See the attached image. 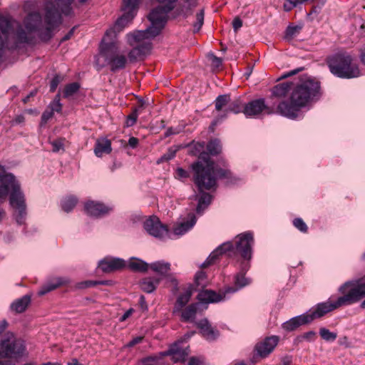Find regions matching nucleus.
Instances as JSON below:
<instances>
[{"mask_svg": "<svg viewBox=\"0 0 365 365\" xmlns=\"http://www.w3.org/2000/svg\"><path fill=\"white\" fill-rule=\"evenodd\" d=\"M72 0H45L42 8L44 11V22L39 12L29 13L16 31V43L32 44L36 36L43 41H49L53 31L61 24V13L69 15Z\"/></svg>", "mask_w": 365, "mask_h": 365, "instance_id": "1", "label": "nucleus"}, {"mask_svg": "<svg viewBox=\"0 0 365 365\" xmlns=\"http://www.w3.org/2000/svg\"><path fill=\"white\" fill-rule=\"evenodd\" d=\"M204 143H196L192 145L190 153L192 155H199L200 160L192 164L194 171V182L199 190L200 195H195L197 200L196 212L201 214L210 204L212 196L204 192V190H211L216 186L217 178L228 177V171L223 170H215L214 163L210 160L207 153L203 151Z\"/></svg>", "mask_w": 365, "mask_h": 365, "instance_id": "2", "label": "nucleus"}, {"mask_svg": "<svg viewBox=\"0 0 365 365\" xmlns=\"http://www.w3.org/2000/svg\"><path fill=\"white\" fill-rule=\"evenodd\" d=\"M319 91V83L314 79L307 78L300 81L292 89L290 103L281 101L277 106V113L291 119L296 118L299 110L313 101Z\"/></svg>", "mask_w": 365, "mask_h": 365, "instance_id": "3", "label": "nucleus"}, {"mask_svg": "<svg viewBox=\"0 0 365 365\" xmlns=\"http://www.w3.org/2000/svg\"><path fill=\"white\" fill-rule=\"evenodd\" d=\"M128 23L126 22V20H124L118 26L115 23L113 28L106 31L100 46V55L96 61V64L99 65L100 67L104 66L103 63H101V58H104L105 62L110 66V71L113 72L123 69L125 67L127 58L125 55L118 53V46L114 38L116 36V33L120 32Z\"/></svg>", "mask_w": 365, "mask_h": 365, "instance_id": "4", "label": "nucleus"}, {"mask_svg": "<svg viewBox=\"0 0 365 365\" xmlns=\"http://www.w3.org/2000/svg\"><path fill=\"white\" fill-rule=\"evenodd\" d=\"M330 71L335 76L344 78H353L360 76L357 64L353 62L352 57L346 53H339L329 61Z\"/></svg>", "mask_w": 365, "mask_h": 365, "instance_id": "5", "label": "nucleus"}, {"mask_svg": "<svg viewBox=\"0 0 365 365\" xmlns=\"http://www.w3.org/2000/svg\"><path fill=\"white\" fill-rule=\"evenodd\" d=\"M160 5L154 9L148 19L151 26L144 31L153 38L158 36L165 26L168 14L175 8L177 0H157Z\"/></svg>", "mask_w": 365, "mask_h": 365, "instance_id": "6", "label": "nucleus"}, {"mask_svg": "<svg viewBox=\"0 0 365 365\" xmlns=\"http://www.w3.org/2000/svg\"><path fill=\"white\" fill-rule=\"evenodd\" d=\"M153 38L143 31H137L128 34V42L133 46V49L128 53L129 61L133 62L142 60L152 48Z\"/></svg>", "mask_w": 365, "mask_h": 365, "instance_id": "7", "label": "nucleus"}, {"mask_svg": "<svg viewBox=\"0 0 365 365\" xmlns=\"http://www.w3.org/2000/svg\"><path fill=\"white\" fill-rule=\"evenodd\" d=\"M339 292L342 294L336 301H327L317 304L316 309L312 313L308 314L309 317H312V321L316 319L324 316L325 314L338 309L341 307L349 305L355 303L354 298L349 294L347 289H342V285L339 288Z\"/></svg>", "mask_w": 365, "mask_h": 365, "instance_id": "8", "label": "nucleus"}, {"mask_svg": "<svg viewBox=\"0 0 365 365\" xmlns=\"http://www.w3.org/2000/svg\"><path fill=\"white\" fill-rule=\"evenodd\" d=\"M9 204L16 210V220L18 224L24 223L26 215V205L25 195L21 190L19 182L17 181L9 191Z\"/></svg>", "mask_w": 365, "mask_h": 365, "instance_id": "9", "label": "nucleus"}, {"mask_svg": "<svg viewBox=\"0 0 365 365\" xmlns=\"http://www.w3.org/2000/svg\"><path fill=\"white\" fill-rule=\"evenodd\" d=\"M26 348L22 340L16 339L12 334H8L6 339L0 342L1 358H16L24 354Z\"/></svg>", "mask_w": 365, "mask_h": 365, "instance_id": "10", "label": "nucleus"}, {"mask_svg": "<svg viewBox=\"0 0 365 365\" xmlns=\"http://www.w3.org/2000/svg\"><path fill=\"white\" fill-rule=\"evenodd\" d=\"M144 229L151 236L163 239L168 235V229L167 225H163L160 219L155 216H150L143 224Z\"/></svg>", "mask_w": 365, "mask_h": 365, "instance_id": "11", "label": "nucleus"}, {"mask_svg": "<svg viewBox=\"0 0 365 365\" xmlns=\"http://www.w3.org/2000/svg\"><path fill=\"white\" fill-rule=\"evenodd\" d=\"M236 250L242 257L250 259L252 257V246L254 243L253 234L246 232L237 236Z\"/></svg>", "mask_w": 365, "mask_h": 365, "instance_id": "12", "label": "nucleus"}, {"mask_svg": "<svg viewBox=\"0 0 365 365\" xmlns=\"http://www.w3.org/2000/svg\"><path fill=\"white\" fill-rule=\"evenodd\" d=\"M11 28V19L9 17L0 16V30L1 31V34H0V56L4 48H15L18 47L19 44V43H16V41L12 44L8 41L9 34Z\"/></svg>", "mask_w": 365, "mask_h": 365, "instance_id": "13", "label": "nucleus"}, {"mask_svg": "<svg viewBox=\"0 0 365 365\" xmlns=\"http://www.w3.org/2000/svg\"><path fill=\"white\" fill-rule=\"evenodd\" d=\"M273 113L272 108L267 106L264 98H259L250 101L244 106L243 113L248 117L259 116L262 113Z\"/></svg>", "mask_w": 365, "mask_h": 365, "instance_id": "14", "label": "nucleus"}, {"mask_svg": "<svg viewBox=\"0 0 365 365\" xmlns=\"http://www.w3.org/2000/svg\"><path fill=\"white\" fill-rule=\"evenodd\" d=\"M16 182L15 176L6 173L4 167L0 165V200H6L10 190Z\"/></svg>", "mask_w": 365, "mask_h": 365, "instance_id": "15", "label": "nucleus"}, {"mask_svg": "<svg viewBox=\"0 0 365 365\" xmlns=\"http://www.w3.org/2000/svg\"><path fill=\"white\" fill-rule=\"evenodd\" d=\"M347 289V291L354 298L356 302L365 296V282H361V279L352 280L342 284V289Z\"/></svg>", "mask_w": 365, "mask_h": 365, "instance_id": "16", "label": "nucleus"}, {"mask_svg": "<svg viewBox=\"0 0 365 365\" xmlns=\"http://www.w3.org/2000/svg\"><path fill=\"white\" fill-rule=\"evenodd\" d=\"M139 0H123V16L116 21V26H119L124 20L130 22L138 10Z\"/></svg>", "mask_w": 365, "mask_h": 365, "instance_id": "17", "label": "nucleus"}, {"mask_svg": "<svg viewBox=\"0 0 365 365\" xmlns=\"http://www.w3.org/2000/svg\"><path fill=\"white\" fill-rule=\"evenodd\" d=\"M277 343L278 338L277 336L267 337L255 346V351L260 357H266L274 350Z\"/></svg>", "mask_w": 365, "mask_h": 365, "instance_id": "18", "label": "nucleus"}, {"mask_svg": "<svg viewBox=\"0 0 365 365\" xmlns=\"http://www.w3.org/2000/svg\"><path fill=\"white\" fill-rule=\"evenodd\" d=\"M85 210L88 215L99 217L109 213L112 208L101 202L88 201L85 204Z\"/></svg>", "mask_w": 365, "mask_h": 365, "instance_id": "19", "label": "nucleus"}, {"mask_svg": "<svg viewBox=\"0 0 365 365\" xmlns=\"http://www.w3.org/2000/svg\"><path fill=\"white\" fill-rule=\"evenodd\" d=\"M160 355L163 358L165 356H170L171 359L176 363L185 361V357L188 355V351L186 349L180 347L179 344L175 343L168 351L161 353Z\"/></svg>", "mask_w": 365, "mask_h": 365, "instance_id": "20", "label": "nucleus"}, {"mask_svg": "<svg viewBox=\"0 0 365 365\" xmlns=\"http://www.w3.org/2000/svg\"><path fill=\"white\" fill-rule=\"evenodd\" d=\"M312 317L308 314H302L292 318L289 321L284 322L282 325L283 328L287 331H293L299 327L310 323Z\"/></svg>", "mask_w": 365, "mask_h": 365, "instance_id": "21", "label": "nucleus"}, {"mask_svg": "<svg viewBox=\"0 0 365 365\" xmlns=\"http://www.w3.org/2000/svg\"><path fill=\"white\" fill-rule=\"evenodd\" d=\"M124 260L121 259H106L100 262L99 268L104 272H111L124 267Z\"/></svg>", "mask_w": 365, "mask_h": 365, "instance_id": "22", "label": "nucleus"}, {"mask_svg": "<svg viewBox=\"0 0 365 365\" xmlns=\"http://www.w3.org/2000/svg\"><path fill=\"white\" fill-rule=\"evenodd\" d=\"M69 282V280L62 277H55L48 281L43 284L38 291L39 295H44L46 293L51 292L58 287L66 284Z\"/></svg>", "mask_w": 365, "mask_h": 365, "instance_id": "23", "label": "nucleus"}, {"mask_svg": "<svg viewBox=\"0 0 365 365\" xmlns=\"http://www.w3.org/2000/svg\"><path fill=\"white\" fill-rule=\"evenodd\" d=\"M232 247V244L230 242L222 244L210 255L207 260L201 264V267L205 268L212 264L219 255L230 250Z\"/></svg>", "mask_w": 365, "mask_h": 365, "instance_id": "24", "label": "nucleus"}, {"mask_svg": "<svg viewBox=\"0 0 365 365\" xmlns=\"http://www.w3.org/2000/svg\"><path fill=\"white\" fill-rule=\"evenodd\" d=\"M202 334L209 340L215 339L218 336V331L215 330L207 319H203L197 323Z\"/></svg>", "mask_w": 365, "mask_h": 365, "instance_id": "25", "label": "nucleus"}, {"mask_svg": "<svg viewBox=\"0 0 365 365\" xmlns=\"http://www.w3.org/2000/svg\"><path fill=\"white\" fill-rule=\"evenodd\" d=\"M197 299L201 302L215 303L221 301L223 299V296L212 290L204 289L200 292Z\"/></svg>", "mask_w": 365, "mask_h": 365, "instance_id": "26", "label": "nucleus"}, {"mask_svg": "<svg viewBox=\"0 0 365 365\" xmlns=\"http://www.w3.org/2000/svg\"><path fill=\"white\" fill-rule=\"evenodd\" d=\"M111 150V143L109 140L100 138L96 140L94 153L97 157H102L105 153L109 154Z\"/></svg>", "mask_w": 365, "mask_h": 365, "instance_id": "27", "label": "nucleus"}, {"mask_svg": "<svg viewBox=\"0 0 365 365\" xmlns=\"http://www.w3.org/2000/svg\"><path fill=\"white\" fill-rule=\"evenodd\" d=\"M31 303V297L29 295H24L21 298L16 299L11 304V309L16 313H22L29 307Z\"/></svg>", "mask_w": 365, "mask_h": 365, "instance_id": "28", "label": "nucleus"}, {"mask_svg": "<svg viewBox=\"0 0 365 365\" xmlns=\"http://www.w3.org/2000/svg\"><path fill=\"white\" fill-rule=\"evenodd\" d=\"M191 292L187 290L183 294H180L176 301L173 308V313L177 314L182 311V309L188 303L191 297Z\"/></svg>", "mask_w": 365, "mask_h": 365, "instance_id": "29", "label": "nucleus"}, {"mask_svg": "<svg viewBox=\"0 0 365 365\" xmlns=\"http://www.w3.org/2000/svg\"><path fill=\"white\" fill-rule=\"evenodd\" d=\"M160 282V279H152L146 277L142 279L140 282L141 289L147 293L153 292L157 287Z\"/></svg>", "mask_w": 365, "mask_h": 365, "instance_id": "30", "label": "nucleus"}, {"mask_svg": "<svg viewBox=\"0 0 365 365\" xmlns=\"http://www.w3.org/2000/svg\"><path fill=\"white\" fill-rule=\"evenodd\" d=\"M196 222V219L194 215H192L190 220L187 222H184L177 225L174 230L173 232L176 235H182L187 232Z\"/></svg>", "mask_w": 365, "mask_h": 365, "instance_id": "31", "label": "nucleus"}, {"mask_svg": "<svg viewBox=\"0 0 365 365\" xmlns=\"http://www.w3.org/2000/svg\"><path fill=\"white\" fill-rule=\"evenodd\" d=\"M291 85L288 82L277 84L272 90V96L277 98L284 97L289 91L291 90Z\"/></svg>", "mask_w": 365, "mask_h": 365, "instance_id": "32", "label": "nucleus"}, {"mask_svg": "<svg viewBox=\"0 0 365 365\" xmlns=\"http://www.w3.org/2000/svg\"><path fill=\"white\" fill-rule=\"evenodd\" d=\"M197 309V304H191L184 310L181 311V319L184 322H189L194 319Z\"/></svg>", "mask_w": 365, "mask_h": 365, "instance_id": "33", "label": "nucleus"}, {"mask_svg": "<svg viewBox=\"0 0 365 365\" xmlns=\"http://www.w3.org/2000/svg\"><path fill=\"white\" fill-rule=\"evenodd\" d=\"M128 267L133 271L144 272L148 270L150 265L141 259H132L128 263Z\"/></svg>", "mask_w": 365, "mask_h": 365, "instance_id": "34", "label": "nucleus"}, {"mask_svg": "<svg viewBox=\"0 0 365 365\" xmlns=\"http://www.w3.org/2000/svg\"><path fill=\"white\" fill-rule=\"evenodd\" d=\"M170 264L168 262H155L150 264V268L161 275L165 276L170 270Z\"/></svg>", "mask_w": 365, "mask_h": 365, "instance_id": "35", "label": "nucleus"}, {"mask_svg": "<svg viewBox=\"0 0 365 365\" xmlns=\"http://www.w3.org/2000/svg\"><path fill=\"white\" fill-rule=\"evenodd\" d=\"M317 338V333L314 331H309L304 332L297 336L294 341V344L299 345L304 341L312 342L314 341Z\"/></svg>", "mask_w": 365, "mask_h": 365, "instance_id": "36", "label": "nucleus"}, {"mask_svg": "<svg viewBox=\"0 0 365 365\" xmlns=\"http://www.w3.org/2000/svg\"><path fill=\"white\" fill-rule=\"evenodd\" d=\"M140 365H167L162 356H149L141 361Z\"/></svg>", "mask_w": 365, "mask_h": 365, "instance_id": "37", "label": "nucleus"}, {"mask_svg": "<svg viewBox=\"0 0 365 365\" xmlns=\"http://www.w3.org/2000/svg\"><path fill=\"white\" fill-rule=\"evenodd\" d=\"M78 199L76 197L73 196L67 197L61 201L62 209L65 212H68L73 209V207L76 205Z\"/></svg>", "mask_w": 365, "mask_h": 365, "instance_id": "38", "label": "nucleus"}, {"mask_svg": "<svg viewBox=\"0 0 365 365\" xmlns=\"http://www.w3.org/2000/svg\"><path fill=\"white\" fill-rule=\"evenodd\" d=\"M207 150L209 153L208 155H218L222 150V146L220 141L217 139L210 140L207 145Z\"/></svg>", "mask_w": 365, "mask_h": 365, "instance_id": "39", "label": "nucleus"}, {"mask_svg": "<svg viewBox=\"0 0 365 365\" xmlns=\"http://www.w3.org/2000/svg\"><path fill=\"white\" fill-rule=\"evenodd\" d=\"M79 88L80 84L76 82L66 85L63 92V98H69L72 97L78 91Z\"/></svg>", "mask_w": 365, "mask_h": 365, "instance_id": "40", "label": "nucleus"}, {"mask_svg": "<svg viewBox=\"0 0 365 365\" xmlns=\"http://www.w3.org/2000/svg\"><path fill=\"white\" fill-rule=\"evenodd\" d=\"M244 106L242 101L240 99H236L232 101L227 108L225 110V112H232L234 113H239L242 110L243 111Z\"/></svg>", "mask_w": 365, "mask_h": 365, "instance_id": "41", "label": "nucleus"}, {"mask_svg": "<svg viewBox=\"0 0 365 365\" xmlns=\"http://www.w3.org/2000/svg\"><path fill=\"white\" fill-rule=\"evenodd\" d=\"M195 284L197 287H205L207 284V275L202 271L197 272L195 276Z\"/></svg>", "mask_w": 365, "mask_h": 365, "instance_id": "42", "label": "nucleus"}, {"mask_svg": "<svg viewBox=\"0 0 365 365\" xmlns=\"http://www.w3.org/2000/svg\"><path fill=\"white\" fill-rule=\"evenodd\" d=\"M319 334L321 337L326 341H334L337 337L336 333L331 332L328 329L324 327L320 328Z\"/></svg>", "mask_w": 365, "mask_h": 365, "instance_id": "43", "label": "nucleus"}, {"mask_svg": "<svg viewBox=\"0 0 365 365\" xmlns=\"http://www.w3.org/2000/svg\"><path fill=\"white\" fill-rule=\"evenodd\" d=\"M230 101L229 95H220L215 100V109L218 111L221 110Z\"/></svg>", "mask_w": 365, "mask_h": 365, "instance_id": "44", "label": "nucleus"}, {"mask_svg": "<svg viewBox=\"0 0 365 365\" xmlns=\"http://www.w3.org/2000/svg\"><path fill=\"white\" fill-rule=\"evenodd\" d=\"M301 29H302V26H288L286 30V33H285V36H284L285 39H287L288 41L293 39L295 36H297L299 34Z\"/></svg>", "mask_w": 365, "mask_h": 365, "instance_id": "45", "label": "nucleus"}, {"mask_svg": "<svg viewBox=\"0 0 365 365\" xmlns=\"http://www.w3.org/2000/svg\"><path fill=\"white\" fill-rule=\"evenodd\" d=\"M204 22V10L201 9L196 14V22L193 24V31L194 32H197L201 29Z\"/></svg>", "mask_w": 365, "mask_h": 365, "instance_id": "46", "label": "nucleus"}, {"mask_svg": "<svg viewBox=\"0 0 365 365\" xmlns=\"http://www.w3.org/2000/svg\"><path fill=\"white\" fill-rule=\"evenodd\" d=\"M64 139L58 138L51 143L52 145V150L53 152H59L64 150Z\"/></svg>", "mask_w": 365, "mask_h": 365, "instance_id": "47", "label": "nucleus"}, {"mask_svg": "<svg viewBox=\"0 0 365 365\" xmlns=\"http://www.w3.org/2000/svg\"><path fill=\"white\" fill-rule=\"evenodd\" d=\"M293 224L299 230L302 232H307L308 227L305 222L301 218H296L293 221Z\"/></svg>", "mask_w": 365, "mask_h": 365, "instance_id": "48", "label": "nucleus"}, {"mask_svg": "<svg viewBox=\"0 0 365 365\" xmlns=\"http://www.w3.org/2000/svg\"><path fill=\"white\" fill-rule=\"evenodd\" d=\"M249 283V280L246 279L243 274H240L236 276L235 284L239 288H241Z\"/></svg>", "mask_w": 365, "mask_h": 365, "instance_id": "49", "label": "nucleus"}, {"mask_svg": "<svg viewBox=\"0 0 365 365\" xmlns=\"http://www.w3.org/2000/svg\"><path fill=\"white\" fill-rule=\"evenodd\" d=\"M207 58L211 61L213 67L219 68L222 65V60L215 56L213 53L208 54Z\"/></svg>", "mask_w": 365, "mask_h": 365, "instance_id": "50", "label": "nucleus"}, {"mask_svg": "<svg viewBox=\"0 0 365 365\" xmlns=\"http://www.w3.org/2000/svg\"><path fill=\"white\" fill-rule=\"evenodd\" d=\"M63 78L59 75H56L54 76V78L52 79L50 85V91L51 92L55 91L58 85L63 81Z\"/></svg>", "mask_w": 365, "mask_h": 365, "instance_id": "51", "label": "nucleus"}, {"mask_svg": "<svg viewBox=\"0 0 365 365\" xmlns=\"http://www.w3.org/2000/svg\"><path fill=\"white\" fill-rule=\"evenodd\" d=\"M53 110H51L48 108L41 115V123L46 124L47 121L53 117Z\"/></svg>", "mask_w": 365, "mask_h": 365, "instance_id": "52", "label": "nucleus"}, {"mask_svg": "<svg viewBox=\"0 0 365 365\" xmlns=\"http://www.w3.org/2000/svg\"><path fill=\"white\" fill-rule=\"evenodd\" d=\"M51 110H53V112H57L59 113L61 111L62 109V104L60 102L58 101H52L48 107Z\"/></svg>", "mask_w": 365, "mask_h": 365, "instance_id": "53", "label": "nucleus"}, {"mask_svg": "<svg viewBox=\"0 0 365 365\" xmlns=\"http://www.w3.org/2000/svg\"><path fill=\"white\" fill-rule=\"evenodd\" d=\"M189 177V173L187 171L181 168H178L176 170V178L178 180H182L184 178H187Z\"/></svg>", "mask_w": 365, "mask_h": 365, "instance_id": "54", "label": "nucleus"}, {"mask_svg": "<svg viewBox=\"0 0 365 365\" xmlns=\"http://www.w3.org/2000/svg\"><path fill=\"white\" fill-rule=\"evenodd\" d=\"M137 118H138L137 112H136V110H135L132 114H130L128 116V118L126 120L127 126L133 125L135 124V123L136 122Z\"/></svg>", "mask_w": 365, "mask_h": 365, "instance_id": "55", "label": "nucleus"}, {"mask_svg": "<svg viewBox=\"0 0 365 365\" xmlns=\"http://www.w3.org/2000/svg\"><path fill=\"white\" fill-rule=\"evenodd\" d=\"M96 284H98L97 281L88 280V281H84V282L78 283L77 284V287L79 289H84V288H87V287L94 286Z\"/></svg>", "mask_w": 365, "mask_h": 365, "instance_id": "56", "label": "nucleus"}, {"mask_svg": "<svg viewBox=\"0 0 365 365\" xmlns=\"http://www.w3.org/2000/svg\"><path fill=\"white\" fill-rule=\"evenodd\" d=\"M299 4H297L294 1L287 0L286 3L284 4V9L286 11H291L293 8L296 7Z\"/></svg>", "mask_w": 365, "mask_h": 365, "instance_id": "57", "label": "nucleus"}, {"mask_svg": "<svg viewBox=\"0 0 365 365\" xmlns=\"http://www.w3.org/2000/svg\"><path fill=\"white\" fill-rule=\"evenodd\" d=\"M242 26V21L239 17H235L232 21V27L235 32H237V31Z\"/></svg>", "mask_w": 365, "mask_h": 365, "instance_id": "58", "label": "nucleus"}, {"mask_svg": "<svg viewBox=\"0 0 365 365\" xmlns=\"http://www.w3.org/2000/svg\"><path fill=\"white\" fill-rule=\"evenodd\" d=\"M203 361L198 357H191L188 365H202Z\"/></svg>", "mask_w": 365, "mask_h": 365, "instance_id": "59", "label": "nucleus"}, {"mask_svg": "<svg viewBox=\"0 0 365 365\" xmlns=\"http://www.w3.org/2000/svg\"><path fill=\"white\" fill-rule=\"evenodd\" d=\"M142 340H143L142 336H137V337L133 339L131 341H130L126 344V346L132 347V346H135V344L140 343L142 341Z\"/></svg>", "mask_w": 365, "mask_h": 365, "instance_id": "60", "label": "nucleus"}, {"mask_svg": "<svg viewBox=\"0 0 365 365\" xmlns=\"http://www.w3.org/2000/svg\"><path fill=\"white\" fill-rule=\"evenodd\" d=\"M176 150L175 149H169L168 153L165 154L162 159L170 160L173 158L175 155Z\"/></svg>", "mask_w": 365, "mask_h": 365, "instance_id": "61", "label": "nucleus"}, {"mask_svg": "<svg viewBox=\"0 0 365 365\" xmlns=\"http://www.w3.org/2000/svg\"><path fill=\"white\" fill-rule=\"evenodd\" d=\"M139 304L140 306V308L143 310V311H146L148 309V305H147V303L145 302V298L143 295H141L140 297V299H139Z\"/></svg>", "mask_w": 365, "mask_h": 365, "instance_id": "62", "label": "nucleus"}, {"mask_svg": "<svg viewBox=\"0 0 365 365\" xmlns=\"http://www.w3.org/2000/svg\"><path fill=\"white\" fill-rule=\"evenodd\" d=\"M302 71V68H297L295 70H293L290 72H288L285 74H284L283 76H282L279 79H282V78H287V77H289V76H292L293 75H295L297 74L298 72Z\"/></svg>", "mask_w": 365, "mask_h": 365, "instance_id": "63", "label": "nucleus"}, {"mask_svg": "<svg viewBox=\"0 0 365 365\" xmlns=\"http://www.w3.org/2000/svg\"><path fill=\"white\" fill-rule=\"evenodd\" d=\"M138 144V139L135 138V137H131L129 138L128 140V145L134 148L137 146V145Z\"/></svg>", "mask_w": 365, "mask_h": 365, "instance_id": "64", "label": "nucleus"}]
</instances>
